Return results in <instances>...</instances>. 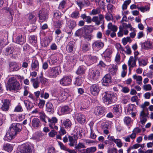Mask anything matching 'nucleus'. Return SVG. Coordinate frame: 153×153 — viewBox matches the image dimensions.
I'll list each match as a JSON object with an SVG mask.
<instances>
[{"instance_id": "obj_23", "label": "nucleus", "mask_w": 153, "mask_h": 153, "mask_svg": "<svg viewBox=\"0 0 153 153\" xmlns=\"http://www.w3.org/2000/svg\"><path fill=\"white\" fill-rule=\"evenodd\" d=\"M31 66L33 70H36L38 69L39 67V63L38 61L36 59H33Z\"/></svg>"}, {"instance_id": "obj_21", "label": "nucleus", "mask_w": 153, "mask_h": 153, "mask_svg": "<svg viewBox=\"0 0 153 153\" xmlns=\"http://www.w3.org/2000/svg\"><path fill=\"white\" fill-rule=\"evenodd\" d=\"M147 116V115L144 113L143 110L140 112V121L142 124L145 123L147 121L146 117Z\"/></svg>"}, {"instance_id": "obj_35", "label": "nucleus", "mask_w": 153, "mask_h": 153, "mask_svg": "<svg viewBox=\"0 0 153 153\" xmlns=\"http://www.w3.org/2000/svg\"><path fill=\"white\" fill-rule=\"evenodd\" d=\"M81 17L83 19H85V21L88 23H91L92 21L91 17L89 16H86L85 14L81 15Z\"/></svg>"}, {"instance_id": "obj_15", "label": "nucleus", "mask_w": 153, "mask_h": 153, "mask_svg": "<svg viewBox=\"0 0 153 153\" xmlns=\"http://www.w3.org/2000/svg\"><path fill=\"white\" fill-rule=\"evenodd\" d=\"M141 45L142 48L146 50L152 49L153 47L152 43L149 41H147L143 43H141Z\"/></svg>"}, {"instance_id": "obj_36", "label": "nucleus", "mask_w": 153, "mask_h": 153, "mask_svg": "<svg viewBox=\"0 0 153 153\" xmlns=\"http://www.w3.org/2000/svg\"><path fill=\"white\" fill-rule=\"evenodd\" d=\"M117 66L116 65H113L112 68L109 69V71L110 73L112 75L115 74L117 72Z\"/></svg>"}, {"instance_id": "obj_61", "label": "nucleus", "mask_w": 153, "mask_h": 153, "mask_svg": "<svg viewBox=\"0 0 153 153\" xmlns=\"http://www.w3.org/2000/svg\"><path fill=\"white\" fill-rule=\"evenodd\" d=\"M124 121L126 124L128 125L131 121V119L129 117H126L124 118Z\"/></svg>"}, {"instance_id": "obj_13", "label": "nucleus", "mask_w": 153, "mask_h": 153, "mask_svg": "<svg viewBox=\"0 0 153 153\" xmlns=\"http://www.w3.org/2000/svg\"><path fill=\"white\" fill-rule=\"evenodd\" d=\"M75 117L76 120L80 124L84 123L85 122L84 115L80 113H76L75 115Z\"/></svg>"}, {"instance_id": "obj_19", "label": "nucleus", "mask_w": 153, "mask_h": 153, "mask_svg": "<svg viewBox=\"0 0 153 153\" xmlns=\"http://www.w3.org/2000/svg\"><path fill=\"white\" fill-rule=\"evenodd\" d=\"M39 117L41 120L45 123H47L46 120H47L48 121V119H51L49 117H48L46 115L44 112L43 111L39 112Z\"/></svg>"}, {"instance_id": "obj_47", "label": "nucleus", "mask_w": 153, "mask_h": 153, "mask_svg": "<svg viewBox=\"0 0 153 153\" xmlns=\"http://www.w3.org/2000/svg\"><path fill=\"white\" fill-rule=\"evenodd\" d=\"M138 62L139 65L141 66H144L146 65L147 63V61L143 59L141 60L138 59Z\"/></svg>"}, {"instance_id": "obj_54", "label": "nucleus", "mask_w": 153, "mask_h": 153, "mask_svg": "<svg viewBox=\"0 0 153 153\" xmlns=\"http://www.w3.org/2000/svg\"><path fill=\"white\" fill-rule=\"evenodd\" d=\"M119 31L117 33L118 36L119 37H122L123 35V28L121 27H119Z\"/></svg>"}, {"instance_id": "obj_37", "label": "nucleus", "mask_w": 153, "mask_h": 153, "mask_svg": "<svg viewBox=\"0 0 153 153\" xmlns=\"http://www.w3.org/2000/svg\"><path fill=\"white\" fill-rule=\"evenodd\" d=\"M63 124L66 128H70L72 125L70 120L68 119L64 120L63 122Z\"/></svg>"}, {"instance_id": "obj_26", "label": "nucleus", "mask_w": 153, "mask_h": 153, "mask_svg": "<svg viewBox=\"0 0 153 153\" xmlns=\"http://www.w3.org/2000/svg\"><path fill=\"white\" fill-rule=\"evenodd\" d=\"M75 44V42L73 41L70 42L66 47L67 50L69 52H71L73 51Z\"/></svg>"}, {"instance_id": "obj_41", "label": "nucleus", "mask_w": 153, "mask_h": 153, "mask_svg": "<svg viewBox=\"0 0 153 153\" xmlns=\"http://www.w3.org/2000/svg\"><path fill=\"white\" fill-rule=\"evenodd\" d=\"M23 111V109L22 105H21L20 103H19L18 105H17L15 108L14 110L15 112H22Z\"/></svg>"}, {"instance_id": "obj_40", "label": "nucleus", "mask_w": 153, "mask_h": 153, "mask_svg": "<svg viewBox=\"0 0 153 153\" xmlns=\"http://www.w3.org/2000/svg\"><path fill=\"white\" fill-rule=\"evenodd\" d=\"M63 24V20L62 19H60L58 20L56 23H55V25L56 27L58 28H60Z\"/></svg>"}, {"instance_id": "obj_6", "label": "nucleus", "mask_w": 153, "mask_h": 153, "mask_svg": "<svg viewBox=\"0 0 153 153\" xmlns=\"http://www.w3.org/2000/svg\"><path fill=\"white\" fill-rule=\"evenodd\" d=\"M90 92L94 96L97 95L100 91V88L97 84L91 85L89 88Z\"/></svg>"}, {"instance_id": "obj_51", "label": "nucleus", "mask_w": 153, "mask_h": 153, "mask_svg": "<svg viewBox=\"0 0 153 153\" xmlns=\"http://www.w3.org/2000/svg\"><path fill=\"white\" fill-rule=\"evenodd\" d=\"M152 89V86L150 84L145 85L143 86V89L146 91L151 90Z\"/></svg>"}, {"instance_id": "obj_64", "label": "nucleus", "mask_w": 153, "mask_h": 153, "mask_svg": "<svg viewBox=\"0 0 153 153\" xmlns=\"http://www.w3.org/2000/svg\"><path fill=\"white\" fill-rule=\"evenodd\" d=\"M54 17L56 18L57 19L59 20L62 18H61V16L59 13L57 12L55 13L54 14Z\"/></svg>"}, {"instance_id": "obj_55", "label": "nucleus", "mask_w": 153, "mask_h": 153, "mask_svg": "<svg viewBox=\"0 0 153 153\" xmlns=\"http://www.w3.org/2000/svg\"><path fill=\"white\" fill-rule=\"evenodd\" d=\"M58 143L61 149L67 151L68 148L62 143L61 142H58Z\"/></svg>"}, {"instance_id": "obj_59", "label": "nucleus", "mask_w": 153, "mask_h": 153, "mask_svg": "<svg viewBox=\"0 0 153 153\" xmlns=\"http://www.w3.org/2000/svg\"><path fill=\"white\" fill-rule=\"evenodd\" d=\"M133 77L137 81H142V78L141 76H137L136 75H134L133 76Z\"/></svg>"}, {"instance_id": "obj_49", "label": "nucleus", "mask_w": 153, "mask_h": 153, "mask_svg": "<svg viewBox=\"0 0 153 153\" xmlns=\"http://www.w3.org/2000/svg\"><path fill=\"white\" fill-rule=\"evenodd\" d=\"M105 18L107 21H110L113 19V16L110 13H108L105 15Z\"/></svg>"}, {"instance_id": "obj_50", "label": "nucleus", "mask_w": 153, "mask_h": 153, "mask_svg": "<svg viewBox=\"0 0 153 153\" xmlns=\"http://www.w3.org/2000/svg\"><path fill=\"white\" fill-rule=\"evenodd\" d=\"M89 44H86L84 45L82 48V50L83 52H86L89 50L90 48L89 47Z\"/></svg>"}, {"instance_id": "obj_43", "label": "nucleus", "mask_w": 153, "mask_h": 153, "mask_svg": "<svg viewBox=\"0 0 153 153\" xmlns=\"http://www.w3.org/2000/svg\"><path fill=\"white\" fill-rule=\"evenodd\" d=\"M85 147L84 144L82 143H79L75 147V148L76 149L79 150L80 149L85 148Z\"/></svg>"}, {"instance_id": "obj_62", "label": "nucleus", "mask_w": 153, "mask_h": 153, "mask_svg": "<svg viewBox=\"0 0 153 153\" xmlns=\"http://www.w3.org/2000/svg\"><path fill=\"white\" fill-rule=\"evenodd\" d=\"M137 8L140 10L141 11L143 12L147 11L149 9V7H138Z\"/></svg>"}, {"instance_id": "obj_52", "label": "nucleus", "mask_w": 153, "mask_h": 153, "mask_svg": "<svg viewBox=\"0 0 153 153\" xmlns=\"http://www.w3.org/2000/svg\"><path fill=\"white\" fill-rule=\"evenodd\" d=\"M115 143L117 146L119 147H121L122 146V143L121 142L120 140L119 139H116L114 141V142Z\"/></svg>"}, {"instance_id": "obj_20", "label": "nucleus", "mask_w": 153, "mask_h": 153, "mask_svg": "<svg viewBox=\"0 0 153 153\" xmlns=\"http://www.w3.org/2000/svg\"><path fill=\"white\" fill-rule=\"evenodd\" d=\"M69 141L70 143L69 145L71 146H74L77 143L76 140V139L75 135L73 137L69 136H68Z\"/></svg>"}, {"instance_id": "obj_10", "label": "nucleus", "mask_w": 153, "mask_h": 153, "mask_svg": "<svg viewBox=\"0 0 153 153\" xmlns=\"http://www.w3.org/2000/svg\"><path fill=\"white\" fill-rule=\"evenodd\" d=\"M9 67L10 70L11 72L17 71L20 68L18 65L15 62H10Z\"/></svg>"}, {"instance_id": "obj_22", "label": "nucleus", "mask_w": 153, "mask_h": 153, "mask_svg": "<svg viewBox=\"0 0 153 153\" xmlns=\"http://www.w3.org/2000/svg\"><path fill=\"white\" fill-rule=\"evenodd\" d=\"M128 65L130 68H133L134 67L136 66L135 60H134L133 56H130L128 62Z\"/></svg>"}, {"instance_id": "obj_38", "label": "nucleus", "mask_w": 153, "mask_h": 153, "mask_svg": "<svg viewBox=\"0 0 153 153\" xmlns=\"http://www.w3.org/2000/svg\"><path fill=\"white\" fill-rule=\"evenodd\" d=\"M85 69L84 67L80 66L77 69L76 73L78 74H82L85 73Z\"/></svg>"}, {"instance_id": "obj_34", "label": "nucleus", "mask_w": 153, "mask_h": 153, "mask_svg": "<svg viewBox=\"0 0 153 153\" xmlns=\"http://www.w3.org/2000/svg\"><path fill=\"white\" fill-rule=\"evenodd\" d=\"M108 29L111 30L113 32H116L117 30V27L114 25H113L111 23H109L108 25Z\"/></svg>"}, {"instance_id": "obj_1", "label": "nucleus", "mask_w": 153, "mask_h": 153, "mask_svg": "<svg viewBox=\"0 0 153 153\" xmlns=\"http://www.w3.org/2000/svg\"><path fill=\"white\" fill-rule=\"evenodd\" d=\"M22 129V125L19 123H14L11 125L4 137L6 140H11L18 134Z\"/></svg>"}, {"instance_id": "obj_60", "label": "nucleus", "mask_w": 153, "mask_h": 153, "mask_svg": "<svg viewBox=\"0 0 153 153\" xmlns=\"http://www.w3.org/2000/svg\"><path fill=\"white\" fill-rule=\"evenodd\" d=\"M117 150L114 148L111 149H109L108 150V153H117Z\"/></svg>"}, {"instance_id": "obj_11", "label": "nucleus", "mask_w": 153, "mask_h": 153, "mask_svg": "<svg viewBox=\"0 0 153 153\" xmlns=\"http://www.w3.org/2000/svg\"><path fill=\"white\" fill-rule=\"evenodd\" d=\"M3 105L1 108L2 110L7 111L8 110L10 104V101L9 100L5 99L2 102Z\"/></svg>"}, {"instance_id": "obj_25", "label": "nucleus", "mask_w": 153, "mask_h": 153, "mask_svg": "<svg viewBox=\"0 0 153 153\" xmlns=\"http://www.w3.org/2000/svg\"><path fill=\"white\" fill-rule=\"evenodd\" d=\"M104 44L100 41H97L94 42L92 44V47L94 48H101L103 47Z\"/></svg>"}, {"instance_id": "obj_42", "label": "nucleus", "mask_w": 153, "mask_h": 153, "mask_svg": "<svg viewBox=\"0 0 153 153\" xmlns=\"http://www.w3.org/2000/svg\"><path fill=\"white\" fill-rule=\"evenodd\" d=\"M131 2V0H128L125 1L122 6V9L123 10L126 9L128 6L130 4Z\"/></svg>"}, {"instance_id": "obj_2", "label": "nucleus", "mask_w": 153, "mask_h": 153, "mask_svg": "<svg viewBox=\"0 0 153 153\" xmlns=\"http://www.w3.org/2000/svg\"><path fill=\"white\" fill-rule=\"evenodd\" d=\"M20 88V85L16 78L12 77L8 80V82L7 85V89L10 91L11 90H18Z\"/></svg>"}, {"instance_id": "obj_27", "label": "nucleus", "mask_w": 153, "mask_h": 153, "mask_svg": "<svg viewBox=\"0 0 153 153\" xmlns=\"http://www.w3.org/2000/svg\"><path fill=\"white\" fill-rule=\"evenodd\" d=\"M46 110L49 112L53 113L54 112V107L52 103L50 102H48L46 104Z\"/></svg>"}, {"instance_id": "obj_24", "label": "nucleus", "mask_w": 153, "mask_h": 153, "mask_svg": "<svg viewBox=\"0 0 153 153\" xmlns=\"http://www.w3.org/2000/svg\"><path fill=\"white\" fill-rule=\"evenodd\" d=\"M111 77L110 74H106L103 78L102 80L103 83L108 84L110 83L111 81ZM105 85H106L107 84H103Z\"/></svg>"}, {"instance_id": "obj_44", "label": "nucleus", "mask_w": 153, "mask_h": 153, "mask_svg": "<svg viewBox=\"0 0 153 153\" xmlns=\"http://www.w3.org/2000/svg\"><path fill=\"white\" fill-rule=\"evenodd\" d=\"M121 109V105H117L114 106L113 111L115 113H117L120 111Z\"/></svg>"}, {"instance_id": "obj_46", "label": "nucleus", "mask_w": 153, "mask_h": 153, "mask_svg": "<svg viewBox=\"0 0 153 153\" xmlns=\"http://www.w3.org/2000/svg\"><path fill=\"white\" fill-rule=\"evenodd\" d=\"M79 13L78 11H75L72 13L71 17L73 19H77L79 17Z\"/></svg>"}, {"instance_id": "obj_29", "label": "nucleus", "mask_w": 153, "mask_h": 153, "mask_svg": "<svg viewBox=\"0 0 153 153\" xmlns=\"http://www.w3.org/2000/svg\"><path fill=\"white\" fill-rule=\"evenodd\" d=\"M28 19L29 22L32 23H35L36 21V16L32 13L29 14Z\"/></svg>"}, {"instance_id": "obj_48", "label": "nucleus", "mask_w": 153, "mask_h": 153, "mask_svg": "<svg viewBox=\"0 0 153 153\" xmlns=\"http://www.w3.org/2000/svg\"><path fill=\"white\" fill-rule=\"evenodd\" d=\"M76 81L75 82V84L78 86H80L82 82V80L81 78L77 77L76 78Z\"/></svg>"}, {"instance_id": "obj_45", "label": "nucleus", "mask_w": 153, "mask_h": 153, "mask_svg": "<svg viewBox=\"0 0 153 153\" xmlns=\"http://www.w3.org/2000/svg\"><path fill=\"white\" fill-rule=\"evenodd\" d=\"M83 37L87 41H89L91 40L92 36L91 34H89L88 32H86L85 34L84 35Z\"/></svg>"}, {"instance_id": "obj_33", "label": "nucleus", "mask_w": 153, "mask_h": 153, "mask_svg": "<svg viewBox=\"0 0 153 153\" xmlns=\"http://www.w3.org/2000/svg\"><path fill=\"white\" fill-rule=\"evenodd\" d=\"M16 42L18 44H22L24 42V39L22 38V35L18 36L16 38Z\"/></svg>"}, {"instance_id": "obj_4", "label": "nucleus", "mask_w": 153, "mask_h": 153, "mask_svg": "<svg viewBox=\"0 0 153 153\" xmlns=\"http://www.w3.org/2000/svg\"><path fill=\"white\" fill-rule=\"evenodd\" d=\"M60 71V68L59 66H56L50 68L48 70L49 77L52 78H56L59 75V72Z\"/></svg>"}, {"instance_id": "obj_8", "label": "nucleus", "mask_w": 153, "mask_h": 153, "mask_svg": "<svg viewBox=\"0 0 153 153\" xmlns=\"http://www.w3.org/2000/svg\"><path fill=\"white\" fill-rule=\"evenodd\" d=\"M71 82V79L69 76H64L60 80V84L63 86L70 85Z\"/></svg>"}, {"instance_id": "obj_30", "label": "nucleus", "mask_w": 153, "mask_h": 153, "mask_svg": "<svg viewBox=\"0 0 153 153\" xmlns=\"http://www.w3.org/2000/svg\"><path fill=\"white\" fill-rule=\"evenodd\" d=\"M91 73L92 78L94 80L98 78L100 74V72L97 70H93Z\"/></svg>"}, {"instance_id": "obj_32", "label": "nucleus", "mask_w": 153, "mask_h": 153, "mask_svg": "<svg viewBox=\"0 0 153 153\" xmlns=\"http://www.w3.org/2000/svg\"><path fill=\"white\" fill-rule=\"evenodd\" d=\"M71 111V109L68 106L62 107L61 109V111L63 114L68 113Z\"/></svg>"}, {"instance_id": "obj_17", "label": "nucleus", "mask_w": 153, "mask_h": 153, "mask_svg": "<svg viewBox=\"0 0 153 153\" xmlns=\"http://www.w3.org/2000/svg\"><path fill=\"white\" fill-rule=\"evenodd\" d=\"M68 96V94L65 91H61L59 96V100L60 101L64 100Z\"/></svg>"}, {"instance_id": "obj_9", "label": "nucleus", "mask_w": 153, "mask_h": 153, "mask_svg": "<svg viewBox=\"0 0 153 153\" xmlns=\"http://www.w3.org/2000/svg\"><path fill=\"white\" fill-rule=\"evenodd\" d=\"M104 16L103 15L100 14L99 15V17L98 16H94L92 19V21L95 22L96 24L99 25L101 23H102L103 20Z\"/></svg>"}, {"instance_id": "obj_18", "label": "nucleus", "mask_w": 153, "mask_h": 153, "mask_svg": "<svg viewBox=\"0 0 153 153\" xmlns=\"http://www.w3.org/2000/svg\"><path fill=\"white\" fill-rule=\"evenodd\" d=\"M104 108L98 106L95 108L94 112L95 114L97 115H101L103 114L104 112Z\"/></svg>"}, {"instance_id": "obj_5", "label": "nucleus", "mask_w": 153, "mask_h": 153, "mask_svg": "<svg viewBox=\"0 0 153 153\" xmlns=\"http://www.w3.org/2000/svg\"><path fill=\"white\" fill-rule=\"evenodd\" d=\"M18 153H31L32 149L30 146L28 144H23L18 147Z\"/></svg>"}, {"instance_id": "obj_3", "label": "nucleus", "mask_w": 153, "mask_h": 153, "mask_svg": "<svg viewBox=\"0 0 153 153\" xmlns=\"http://www.w3.org/2000/svg\"><path fill=\"white\" fill-rule=\"evenodd\" d=\"M117 97L113 93H105L103 97V102L106 104L114 103L117 100Z\"/></svg>"}, {"instance_id": "obj_56", "label": "nucleus", "mask_w": 153, "mask_h": 153, "mask_svg": "<svg viewBox=\"0 0 153 153\" xmlns=\"http://www.w3.org/2000/svg\"><path fill=\"white\" fill-rule=\"evenodd\" d=\"M13 53V51L11 50L10 47H8L6 49L5 54L8 55Z\"/></svg>"}, {"instance_id": "obj_14", "label": "nucleus", "mask_w": 153, "mask_h": 153, "mask_svg": "<svg viewBox=\"0 0 153 153\" xmlns=\"http://www.w3.org/2000/svg\"><path fill=\"white\" fill-rule=\"evenodd\" d=\"M86 28V26H84L83 28H81L78 30H77L75 33L76 36H78L83 37L84 35L85 34V33L86 32V31L85 28Z\"/></svg>"}, {"instance_id": "obj_31", "label": "nucleus", "mask_w": 153, "mask_h": 153, "mask_svg": "<svg viewBox=\"0 0 153 153\" xmlns=\"http://www.w3.org/2000/svg\"><path fill=\"white\" fill-rule=\"evenodd\" d=\"M4 149L8 152H11L13 149V147L11 144L7 143L4 144Z\"/></svg>"}, {"instance_id": "obj_7", "label": "nucleus", "mask_w": 153, "mask_h": 153, "mask_svg": "<svg viewBox=\"0 0 153 153\" xmlns=\"http://www.w3.org/2000/svg\"><path fill=\"white\" fill-rule=\"evenodd\" d=\"M39 18L41 22L45 21L48 18V14L45 10H42L39 11L38 14Z\"/></svg>"}, {"instance_id": "obj_28", "label": "nucleus", "mask_w": 153, "mask_h": 153, "mask_svg": "<svg viewBox=\"0 0 153 153\" xmlns=\"http://www.w3.org/2000/svg\"><path fill=\"white\" fill-rule=\"evenodd\" d=\"M30 81L33 83V86L35 88H36L39 87V82L38 81V78L31 79Z\"/></svg>"}, {"instance_id": "obj_53", "label": "nucleus", "mask_w": 153, "mask_h": 153, "mask_svg": "<svg viewBox=\"0 0 153 153\" xmlns=\"http://www.w3.org/2000/svg\"><path fill=\"white\" fill-rule=\"evenodd\" d=\"M89 59L93 62H95L96 61L97 58L96 56L90 55L88 56Z\"/></svg>"}, {"instance_id": "obj_12", "label": "nucleus", "mask_w": 153, "mask_h": 153, "mask_svg": "<svg viewBox=\"0 0 153 153\" xmlns=\"http://www.w3.org/2000/svg\"><path fill=\"white\" fill-rule=\"evenodd\" d=\"M48 122L50 127L52 129H58V127L55 125V123L57 122V119L56 117H53L51 119H48Z\"/></svg>"}, {"instance_id": "obj_16", "label": "nucleus", "mask_w": 153, "mask_h": 153, "mask_svg": "<svg viewBox=\"0 0 153 153\" xmlns=\"http://www.w3.org/2000/svg\"><path fill=\"white\" fill-rule=\"evenodd\" d=\"M41 122L39 119L34 118L33 119L32 122V126L35 128H37L40 126Z\"/></svg>"}, {"instance_id": "obj_39", "label": "nucleus", "mask_w": 153, "mask_h": 153, "mask_svg": "<svg viewBox=\"0 0 153 153\" xmlns=\"http://www.w3.org/2000/svg\"><path fill=\"white\" fill-rule=\"evenodd\" d=\"M68 25L69 28L73 29L76 26V23L73 21L69 20L68 21Z\"/></svg>"}, {"instance_id": "obj_63", "label": "nucleus", "mask_w": 153, "mask_h": 153, "mask_svg": "<svg viewBox=\"0 0 153 153\" xmlns=\"http://www.w3.org/2000/svg\"><path fill=\"white\" fill-rule=\"evenodd\" d=\"M57 132L53 130L49 133V135L51 137H53L56 134Z\"/></svg>"}, {"instance_id": "obj_58", "label": "nucleus", "mask_w": 153, "mask_h": 153, "mask_svg": "<svg viewBox=\"0 0 153 153\" xmlns=\"http://www.w3.org/2000/svg\"><path fill=\"white\" fill-rule=\"evenodd\" d=\"M45 104V101L43 100H40L38 106L39 108H43Z\"/></svg>"}, {"instance_id": "obj_57", "label": "nucleus", "mask_w": 153, "mask_h": 153, "mask_svg": "<svg viewBox=\"0 0 153 153\" xmlns=\"http://www.w3.org/2000/svg\"><path fill=\"white\" fill-rule=\"evenodd\" d=\"M68 60L74 64L76 62V60L75 59V58L72 56H69L68 58Z\"/></svg>"}]
</instances>
